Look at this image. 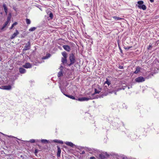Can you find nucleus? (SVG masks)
<instances>
[{
	"mask_svg": "<svg viewBox=\"0 0 159 159\" xmlns=\"http://www.w3.org/2000/svg\"><path fill=\"white\" fill-rule=\"evenodd\" d=\"M102 92L103 93L99 97L100 98H103L104 96H106L109 93H112L113 91H110L109 90L107 89V86H105L103 89Z\"/></svg>",
	"mask_w": 159,
	"mask_h": 159,
	"instance_id": "1",
	"label": "nucleus"
},
{
	"mask_svg": "<svg viewBox=\"0 0 159 159\" xmlns=\"http://www.w3.org/2000/svg\"><path fill=\"white\" fill-rule=\"evenodd\" d=\"M69 59L70 61V64H68L69 66L74 64L75 62V57L73 53H71L70 54Z\"/></svg>",
	"mask_w": 159,
	"mask_h": 159,
	"instance_id": "2",
	"label": "nucleus"
},
{
	"mask_svg": "<svg viewBox=\"0 0 159 159\" xmlns=\"http://www.w3.org/2000/svg\"><path fill=\"white\" fill-rule=\"evenodd\" d=\"M105 156L108 157L109 155L106 152H102L99 155V159H104L105 158Z\"/></svg>",
	"mask_w": 159,
	"mask_h": 159,
	"instance_id": "3",
	"label": "nucleus"
},
{
	"mask_svg": "<svg viewBox=\"0 0 159 159\" xmlns=\"http://www.w3.org/2000/svg\"><path fill=\"white\" fill-rule=\"evenodd\" d=\"M94 98L93 97H90L89 98H86V97H83L79 98L78 99V100L81 101H88L89 99H92Z\"/></svg>",
	"mask_w": 159,
	"mask_h": 159,
	"instance_id": "4",
	"label": "nucleus"
},
{
	"mask_svg": "<svg viewBox=\"0 0 159 159\" xmlns=\"http://www.w3.org/2000/svg\"><path fill=\"white\" fill-rule=\"evenodd\" d=\"M135 80L137 82H142L145 81V79L142 76H140L135 79Z\"/></svg>",
	"mask_w": 159,
	"mask_h": 159,
	"instance_id": "5",
	"label": "nucleus"
},
{
	"mask_svg": "<svg viewBox=\"0 0 159 159\" xmlns=\"http://www.w3.org/2000/svg\"><path fill=\"white\" fill-rule=\"evenodd\" d=\"M30 42L29 41L25 44L24 48L23 49L24 51H26L30 49Z\"/></svg>",
	"mask_w": 159,
	"mask_h": 159,
	"instance_id": "6",
	"label": "nucleus"
},
{
	"mask_svg": "<svg viewBox=\"0 0 159 159\" xmlns=\"http://www.w3.org/2000/svg\"><path fill=\"white\" fill-rule=\"evenodd\" d=\"M95 92L94 93L92 94V96H93L94 94L96 93H99L101 91V88H100L99 86H98L97 89H95Z\"/></svg>",
	"mask_w": 159,
	"mask_h": 159,
	"instance_id": "7",
	"label": "nucleus"
},
{
	"mask_svg": "<svg viewBox=\"0 0 159 159\" xmlns=\"http://www.w3.org/2000/svg\"><path fill=\"white\" fill-rule=\"evenodd\" d=\"M63 48L67 52H70L71 50L70 47L68 45H64L62 46Z\"/></svg>",
	"mask_w": 159,
	"mask_h": 159,
	"instance_id": "8",
	"label": "nucleus"
},
{
	"mask_svg": "<svg viewBox=\"0 0 159 159\" xmlns=\"http://www.w3.org/2000/svg\"><path fill=\"white\" fill-rule=\"evenodd\" d=\"M31 65L29 63H26L23 66V67L26 68H30L31 67Z\"/></svg>",
	"mask_w": 159,
	"mask_h": 159,
	"instance_id": "9",
	"label": "nucleus"
},
{
	"mask_svg": "<svg viewBox=\"0 0 159 159\" xmlns=\"http://www.w3.org/2000/svg\"><path fill=\"white\" fill-rule=\"evenodd\" d=\"M19 34V33L18 32V31L16 30V32L14 33L11 36V39H12L14 38L17 35H18Z\"/></svg>",
	"mask_w": 159,
	"mask_h": 159,
	"instance_id": "10",
	"label": "nucleus"
},
{
	"mask_svg": "<svg viewBox=\"0 0 159 159\" xmlns=\"http://www.w3.org/2000/svg\"><path fill=\"white\" fill-rule=\"evenodd\" d=\"M57 156L58 157H59L60 156V154L61 153V149L60 147L58 146H57Z\"/></svg>",
	"mask_w": 159,
	"mask_h": 159,
	"instance_id": "11",
	"label": "nucleus"
},
{
	"mask_svg": "<svg viewBox=\"0 0 159 159\" xmlns=\"http://www.w3.org/2000/svg\"><path fill=\"white\" fill-rule=\"evenodd\" d=\"M67 58H65V57H62L61 58V61L63 64L67 63Z\"/></svg>",
	"mask_w": 159,
	"mask_h": 159,
	"instance_id": "12",
	"label": "nucleus"
},
{
	"mask_svg": "<svg viewBox=\"0 0 159 159\" xmlns=\"http://www.w3.org/2000/svg\"><path fill=\"white\" fill-rule=\"evenodd\" d=\"M138 7L140 9H142L143 10H145L146 9V6L144 5H138Z\"/></svg>",
	"mask_w": 159,
	"mask_h": 159,
	"instance_id": "13",
	"label": "nucleus"
},
{
	"mask_svg": "<svg viewBox=\"0 0 159 159\" xmlns=\"http://www.w3.org/2000/svg\"><path fill=\"white\" fill-rule=\"evenodd\" d=\"M3 7L4 8V11L6 14L7 15V5L6 4H3Z\"/></svg>",
	"mask_w": 159,
	"mask_h": 159,
	"instance_id": "14",
	"label": "nucleus"
},
{
	"mask_svg": "<svg viewBox=\"0 0 159 159\" xmlns=\"http://www.w3.org/2000/svg\"><path fill=\"white\" fill-rule=\"evenodd\" d=\"M2 87L3 89H5L9 90L11 89V86L10 85L4 86Z\"/></svg>",
	"mask_w": 159,
	"mask_h": 159,
	"instance_id": "15",
	"label": "nucleus"
},
{
	"mask_svg": "<svg viewBox=\"0 0 159 159\" xmlns=\"http://www.w3.org/2000/svg\"><path fill=\"white\" fill-rule=\"evenodd\" d=\"M19 70L20 72L22 74L26 72V70L25 69L22 68H20L19 69Z\"/></svg>",
	"mask_w": 159,
	"mask_h": 159,
	"instance_id": "16",
	"label": "nucleus"
},
{
	"mask_svg": "<svg viewBox=\"0 0 159 159\" xmlns=\"http://www.w3.org/2000/svg\"><path fill=\"white\" fill-rule=\"evenodd\" d=\"M65 143L67 145L69 146H71V147H73L74 146V144L72 143L69 142H66Z\"/></svg>",
	"mask_w": 159,
	"mask_h": 159,
	"instance_id": "17",
	"label": "nucleus"
},
{
	"mask_svg": "<svg viewBox=\"0 0 159 159\" xmlns=\"http://www.w3.org/2000/svg\"><path fill=\"white\" fill-rule=\"evenodd\" d=\"M53 141L55 143H57L61 144H63V142L61 140H59L57 139H55L53 140Z\"/></svg>",
	"mask_w": 159,
	"mask_h": 159,
	"instance_id": "18",
	"label": "nucleus"
},
{
	"mask_svg": "<svg viewBox=\"0 0 159 159\" xmlns=\"http://www.w3.org/2000/svg\"><path fill=\"white\" fill-rule=\"evenodd\" d=\"M61 54L63 56V57L67 58V54L66 52H62Z\"/></svg>",
	"mask_w": 159,
	"mask_h": 159,
	"instance_id": "19",
	"label": "nucleus"
},
{
	"mask_svg": "<svg viewBox=\"0 0 159 159\" xmlns=\"http://www.w3.org/2000/svg\"><path fill=\"white\" fill-rule=\"evenodd\" d=\"M112 18L115 20H121L122 19H123L122 18H120L119 17H117V16H113L112 17Z\"/></svg>",
	"mask_w": 159,
	"mask_h": 159,
	"instance_id": "20",
	"label": "nucleus"
},
{
	"mask_svg": "<svg viewBox=\"0 0 159 159\" xmlns=\"http://www.w3.org/2000/svg\"><path fill=\"white\" fill-rule=\"evenodd\" d=\"M140 71V68L139 67H137L136 68L135 71L134 72V73L137 74Z\"/></svg>",
	"mask_w": 159,
	"mask_h": 159,
	"instance_id": "21",
	"label": "nucleus"
},
{
	"mask_svg": "<svg viewBox=\"0 0 159 159\" xmlns=\"http://www.w3.org/2000/svg\"><path fill=\"white\" fill-rule=\"evenodd\" d=\"M8 23L7 22H6L5 24L4 25L3 27L1 28V30H3L5 28L6 26L8 24Z\"/></svg>",
	"mask_w": 159,
	"mask_h": 159,
	"instance_id": "22",
	"label": "nucleus"
},
{
	"mask_svg": "<svg viewBox=\"0 0 159 159\" xmlns=\"http://www.w3.org/2000/svg\"><path fill=\"white\" fill-rule=\"evenodd\" d=\"M63 75V73L62 70H61L58 73V77L62 76Z\"/></svg>",
	"mask_w": 159,
	"mask_h": 159,
	"instance_id": "23",
	"label": "nucleus"
},
{
	"mask_svg": "<svg viewBox=\"0 0 159 159\" xmlns=\"http://www.w3.org/2000/svg\"><path fill=\"white\" fill-rule=\"evenodd\" d=\"M36 28L35 27H33L30 28L29 30V31H33L35 30L36 29Z\"/></svg>",
	"mask_w": 159,
	"mask_h": 159,
	"instance_id": "24",
	"label": "nucleus"
},
{
	"mask_svg": "<svg viewBox=\"0 0 159 159\" xmlns=\"http://www.w3.org/2000/svg\"><path fill=\"white\" fill-rule=\"evenodd\" d=\"M143 2L142 1H139L138 2V4H139V5H143Z\"/></svg>",
	"mask_w": 159,
	"mask_h": 159,
	"instance_id": "25",
	"label": "nucleus"
},
{
	"mask_svg": "<svg viewBox=\"0 0 159 159\" xmlns=\"http://www.w3.org/2000/svg\"><path fill=\"white\" fill-rule=\"evenodd\" d=\"M107 84L108 86H109L110 84H111L110 82L108 80H107L104 83V84Z\"/></svg>",
	"mask_w": 159,
	"mask_h": 159,
	"instance_id": "26",
	"label": "nucleus"
},
{
	"mask_svg": "<svg viewBox=\"0 0 159 159\" xmlns=\"http://www.w3.org/2000/svg\"><path fill=\"white\" fill-rule=\"evenodd\" d=\"M26 22L27 24H30L31 23L30 20L28 19H26Z\"/></svg>",
	"mask_w": 159,
	"mask_h": 159,
	"instance_id": "27",
	"label": "nucleus"
},
{
	"mask_svg": "<svg viewBox=\"0 0 159 159\" xmlns=\"http://www.w3.org/2000/svg\"><path fill=\"white\" fill-rule=\"evenodd\" d=\"M41 141L42 143H48V140L46 139H42Z\"/></svg>",
	"mask_w": 159,
	"mask_h": 159,
	"instance_id": "28",
	"label": "nucleus"
},
{
	"mask_svg": "<svg viewBox=\"0 0 159 159\" xmlns=\"http://www.w3.org/2000/svg\"><path fill=\"white\" fill-rule=\"evenodd\" d=\"M17 24V23L16 22H15L10 27V29H12L15 25H16Z\"/></svg>",
	"mask_w": 159,
	"mask_h": 159,
	"instance_id": "29",
	"label": "nucleus"
},
{
	"mask_svg": "<svg viewBox=\"0 0 159 159\" xmlns=\"http://www.w3.org/2000/svg\"><path fill=\"white\" fill-rule=\"evenodd\" d=\"M53 15L52 13H50L49 14V17L51 19H52L53 18Z\"/></svg>",
	"mask_w": 159,
	"mask_h": 159,
	"instance_id": "30",
	"label": "nucleus"
},
{
	"mask_svg": "<svg viewBox=\"0 0 159 159\" xmlns=\"http://www.w3.org/2000/svg\"><path fill=\"white\" fill-rule=\"evenodd\" d=\"M132 47H131V46H129L128 47H124V48L125 49H129L131 48Z\"/></svg>",
	"mask_w": 159,
	"mask_h": 159,
	"instance_id": "31",
	"label": "nucleus"
},
{
	"mask_svg": "<svg viewBox=\"0 0 159 159\" xmlns=\"http://www.w3.org/2000/svg\"><path fill=\"white\" fill-rule=\"evenodd\" d=\"M69 98L73 99H75V98L72 95H69Z\"/></svg>",
	"mask_w": 159,
	"mask_h": 159,
	"instance_id": "32",
	"label": "nucleus"
},
{
	"mask_svg": "<svg viewBox=\"0 0 159 159\" xmlns=\"http://www.w3.org/2000/svg\"><path fill=\"white\" fill-rule=\"evenodd\" d=\"M35 140L34 139H31L30 141V142L32 143H34L35 142Z\"/></svg>",
	"mask_w": 159,
	"mask_h": 159,
	"instance_id": "33",
	"label": "nucleus"
},
{
	"mask_svg": "<svg viewBox=\"0 0 159 159\" xmlns=\"http://www.w3.org/2000/svg\"><path fill=\"white\" fill-rule=\"evenodd\" d=\"M10 18L8 17L7 18V21L6 22H7L8 23L10 21Z\"/></svg>",
	"mask_w": 159,
	"mask_h": 159,
	"instance_id": "34",
	"label": "nucleus"
},
{
	"mask_svg": "<svg viewBox=\"0 0 159 159\" xmlns=\"http://www.w3.org/2000/svg\"><path fill=\"white\" fill-rule=\"evenodd\" d=\"M60 68L61 70H62V69H63V67L62 66H60Z\"/></svg>",
	"mask_w": 159,
	"mask_h": 159,
	"instance_id": "35",
	"label": "nucleus"
},
{
	"mask_svg": "<svg viewBox=\"0 0 159 159\" xmlns=\"http://www.w3.org/2000/svg\"><path fill=\"white\" fill-rule=\"evenodd\" d=\"M8 137H10V138H16L15 137L13 136H7Z\"/></svg>",
	"mask_w": 159,
	"mask_h": 159,
	"instance_id": "36",
	"label": "nucleus"
},
{
	"mask_svg": "<svg viewBox=\"0 0 159 159\" xmlns=\"http://www.w3.org/2000/svg\"><path fill=\"white\" fill-rule=\"evenodd\" d=\"M90 159H96L94 157H90Z\"/></svg>",
	"mask_w": 159,
	"mask_h": 159,
	"instance_id": "37",
	"label": "nucleus"
},
{
	"mask_svg": "<svg viewBox=\"0 0 159 159\" xmlns=\"http://www.w3.org/2000/svg\"><path fill=\"white\" fill-rule=\"evenodd\" d=\"M64 94L66 97H68L69 98V95H67V94Z\"/></svg>",
	"mask_w": 159,
	"mask_h": 159,
	"instance_id": "38",
	"label": "nucleus"
},
{
	"mask_svg": "<svg viewBox=\"0 0 159 159\" xmlns=\"http://www.w3.org/2000/svg\"><path fill=\"white\" fill-rule=\"evenodd\" d=\"M120 69H122L123 68V66H120Z\"/></svg>",
	"mask_w": 159,
	"mask_h": 159,
	"instance_id": "39",
	"label": "nucleus"
},
{
	"mask_svg": "<svg viewBox=\"0 0 159 159\" xmlns=\"http://www.w3.org/2000/svg\"><path fill=\"white\" fill-rule=\"evenodd\" d=\"M150 1L152 2H154V0H150Z\"/></svg>",
	"mask_w": 159,
	"mask_h": 159,
	"instance_id": "40",
	"label": "nucleus"
},
{
	"mask_svg": "<svg viewBox=\"0 0 159 159\" xmlns=\"http://www.w3.org/2000/svg\"><path fill=\"white\" fill-rule=\"evenodd\" d=\"M115 94L116 95V92H115Z\"/></svg>",
	"mask_w": 159,
	"mask_h": 159,
	"instance_id": "41",
	"label": "nucleus"
},
{
	"mask_svg": "<svg viewBox=\"0 0 159 159\" xmlns=\"http://www.w3.org/2000/svg\"><path fill=\"white\" fill-rule=\"evenodd\" d=\"M149 48L151 47V46L150 45L149 46Z\"/></svg>",
	"mask_w": 159,
	"mask_h": 159,
	"instance_id": "42",
	"label": "nucleus"
},
{
	"mask_svg": "<svg viewBox=\"0 0 159 159\" xmlns=\"http://www.w3.org/2000/svg\"><path fill=\"white\" fill-rule=\"evenodd\" d=\"M149 48L151 47V46L150 45L149 46Z\"/></svg>",
	"mask_w": 159,
	"mask_h": 159,
	"instance_id": "43",
	"label": "nucleus"
}]
</instances>
